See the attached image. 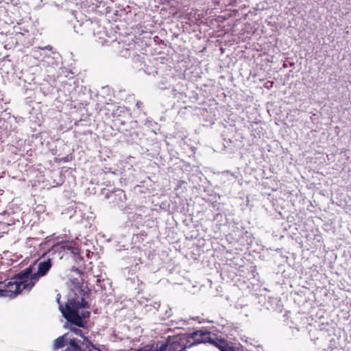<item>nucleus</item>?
<instances>
[{"mask_svg":"<svg viewBox=\"0 0 351 351\" xmlns=\"http://www.w3.org/2000/svg\"><path fill=\"white\" fill-rule=\"evenodd\" d=\"M45 49H49V50H51V49H52V47H51V46H50V45H48V46H47V47H45Z\"/></svg>","mask_w":351,"mask_h":351,"instance_id":"f8f14e48","label":"nucleus"},{"mask_svg":"<svg viewBox=\"0 0 351 351\" xmlns=\"http://www.w3.org/2000/svg\"><path fill=\"white\" fill-rule=\"evenodd\" d=\"M209 343L220 351H236L235 348L231 346L232 343L223 339L211 338Z\"/></svg>","mask_w":351,"mask_h":351,"instance_id":"0eeeda50","label":"nucleus"},{"mask_svg":"<svg viewBox=\"0 0 351 351\" xmlns=\"http://www.w3.org/2000/svg\"><path fill=\"white\" fill-rule=\"evenodd\" d=\"M31 267L15 275L7 284L3 285V297L14 298L22 291H30L34 287L31 281Z\"/></svg>","mask_w":351,"mask_h":351,"instance_id":"f03ea898","label":"nucleus"},{"mask_svg":"<svg viewBox=\"0 0 351 351\" xmlns=\"http://www.w3.org/2000/svg\"><path fill=\"white\" fill-rule=\"evenodd\" d=\"M92 346L88 339H77L75 338L69 339L66 348L63 351H85Z\"/></svg>","mask_w":351,"mask_h":351,"instance_id":"39448f33","label":"nucleus"},{"mask_svg":"<svg viewBox=\"0 0 351 351\" xmlns=\"http://www.w3.org/2000/svg\"><path fill=\"white\" fill-rule=\"evenodd\" d=\"M71 337V334H66L64 333L63 335L58 337L56 339L53 341V350H58L60 348H62L64 346H67L69 339Z\"/></svg>","mask_w":351,"mask_h":351,"instance_id":"6e6552de","label":"nucleus"},{"mask_svg":"<svg viewBox=\"0 0 351 351\" xmlns=\"http://www.w3.org/2000/svg\"><path fill=\"white\" fill-rule=\"evenodd\" d=\"M188 344L184 335L169 336L165 342H163L165 351H186V349L190 348Z\"/></svg>","mask_w":351,"mask_h":351,"instance_id":"7ed1b4c3","label":"nucleus"},{"mask_svg":"<svg viewBox=\"0 0 351 351\" xmlns=\"http://www.w3.org/2000/svg\"><path fill=\"white\" fill-rule=\"evenodd\" d=\"M89 290L86 291L79 288L75 293V296L69 299L65 304V308L60 306V311L63 317L71 324L69 330L66 332L71 334V338L77 339H88L86 334L78 328H86L87 319L90 315L89 311H83L80 313V308H89L90 305L86 302L89 298Z\"/></svg>","mask_w":351,"mask_h":351,"instance_id":"f257e3e1","label":"nucleus"},{"mask_svg":"<svg viewBox=\"0 0 351 351\" xmlns=\"http://www.w3.org/2000/svg\"><path fill=\"white\" fill-rule=\"evenodd\" d=\"M85 351H100L99 349H97L93 344L90 348L85 350Z\"/></svg>","mask_w":351,"mask_h":351,"instance_id":"9d476101","label":"nucleus"},{"mask_svg":"<svg viewBox=\"0 0 351 351\" xmlns=\"http://www.w3.org/2000/svg\"><path fill=\"white\" fill-rule=\"evenodd\" d=\"M63 248L71 250L72 253H75V251L77 250L76 248L73 247L71 245H64Z\"/></svg>","mask_w":351,"mask_h":351,"instance_id":"1a4fd4ad","label":"nucleus"},{"mask_svg":"<svg viewBox=\"0 0 351 351\" xmlns=\"http://www.w3.org/2000/svg\"><path fill=\"white\" fill-rule=\"evenodd\" d=\"M3 282H0V297H3Z\"/></svg>","mask_w":351,"mask_h":351,"instance_id":"9b49d317","label":"nucleus"},{"mask_svg":"<svg viewBox=\"0 0 351 351\" xmlns=\"http://www.w3.org/2000/svg\"><path fill=\"white\" fill-rule=\"evenodd\" d=\"M52 266L51 260L48 258L38 263V271L35 274L31 271V281L35 285L39 277L44 276L47 274Z\"/></svg>","mask_w":351,"mask_h":351,"instance_id":"423d86ee","label":"nucleus"},{"mask_svg":"<svg viewBox=\"0 0 351 351\" xmlns=\"http://www.w3.org/2000/svg\"><path fill=\"white\" fill-rule=\"evenodd\" d=\"M57 301H58V304H59V305H60V306H62V308H64V307H63V306L60 304V298H57Z\"/></svg>","mask_w":351,"mask_h":351,"instance_id":"ddd939ff","label":"nucleus"},{"mask_svg":"<svg viewBox=\"0 0 351 351\" xmlns=\"http://www.w3.org/2000/svg\"><path fill=\"white\" fill-rule=\"evenodd\" d=\"M184 337L186 339L188 346L190 348L197 346L203 343H209L211 339L210 332L205 330H197L192 332L184 334Z\"/></svg>","mask_w":351,"mask_h":351,"instance_id":"20e7f679","label":"nucleus"}]
</instances>
